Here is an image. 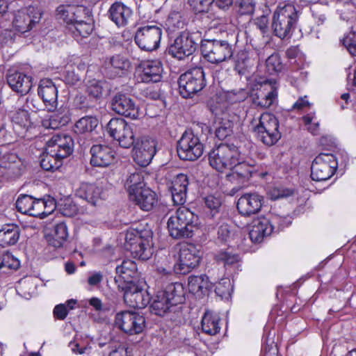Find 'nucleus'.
Wrapping results in <instances>:
<instances>
[{"instance_id":"nucleus-1","label":"nucleus","mask_w":356,"mask_h":356,"mask_svg":"<svg viewBox=\"0 0 356 356\" xmlns=\"http://www.w3.org/2000/svg\"><path fill=\"white\" fill-rule=\"evenodd\" d=\"M301 14L300 7L293 3H281L275 10L272 29L277 38L289 39L297 28Z\"/></svg>"},{"instance_id":"nucleus-2","label":"nucleus","mask_w":356,"mask_h":356,"mask_svg":"<svg viewBox=\"0 0 356 356\" xmlns=\"http://www.w3.org/2000/svg\"><path fill=\"white\" fill-rule=\"evenodd\" d=\"M152 232L149 229L131 228L125 234V249L130 252L134 258L147 260L152 254Z\"/></svg>"},{"instance_id":"nucleus-3","label":"nucleus","mask_w":356,"mask_h":356,"mask_svg":"<svg viewBox=\"0 0 356 356\" xmlns=\"http://www.w3.org/2000/svg\"><path fill=\"white\" fill-rule=\"evenodd\" d=\"M197 216L185 207H179L168 220L170 235L174 238H191L197 225Z\"/></svg>"},{"instance_id":"nucleus-4","label":"nucleus","mask_w":356,"mask_h":356,"mask_svg":"<svg viewBox=\"0 0 356 356\" xmlns=\"http://www.w3.org/2000/svg\"><path fill=\"white\" fill-rule=\"evenodd\" d=\"M240 156L239 149L232 144L221 143L209 153V165L218 172L229 170Z\"/></svg>"},{"instance_id":"nucleus-5","label":"nucleus","mask_w":356,"mask_h":356,"mask_svg":"<svg viewBox=\"0 0 356 356\" xmlns=\"http://www.w3.org/2000/svg\"><path fill=\"white\" fill-rule=\"evenodd\" d=\"M201 51L203 57L212 64H219L229 60L234 54L233 46L227 40H202Z\"/></svg>"},{"instance_id":"nucleus-6","label":"nucleus","mask_w":356,"mask_h":356,"mask_svg":"<svg viewBox=\"0 0 356 356\" xmlns=\"http://www.w3.org/2000/svg\"><path fill=\"white\" fill-rule=\"evenodd\" d=\"M204 76L202 67H195L182 74L178 81L180 95L189 98L201 91L206 86Z\"/></svg>"},{"instance_id":"nucleus-7","label":"nucleus","mask_w":356,"mask_h":356,"mask_svg":"<svg viewBox=\"0 0 356 356\" xmlns=\"http://www.w3.org/2000/svg\"><path fill=\"white\" fill-rule=\"evenodd\" d=\"M177 152L181 160L195 161L202 155L204 145L197 135L186 131L178 140Z\"/></svg>"},{"instance_id":"nucleus-8","label":"nucleus","mask_w":356,"mask_h":356,"mask_svg":"<svg viewBox=\"0 0 356 356\" xmlns=\"http://www.w3.org/2000/svg\"><path fill=\"white\" fill-rule=\"evenodd\" d=\"M106 131L122 147L129 148L134 143L133 129L123 118H111L106 125Z\"/></svg>"},{"instance_id":"nucleus-9","label":"nucleus","mask_w":356,"mask_h":356,"mask_svg":"<svg viewBox=\"0 0 356 356\" xmlns=\"http://www.w3.org/2000/svg\"><path fill=\"white\" fill-rule=\"evenodd\" d=\"M338 163L332 154L321 153L312 162L311 177L316 181L329 179L335 172Z\"/></svg>"},{"instance_id":"nucleus-10","label":"nucleus","mask_w":356,"mask_h":356,"mask_svg":"<svg viewBox=\"0 0 356 356\" xmlns=\"http://www.w3.org/2000/svg\"><path fill=\"white\" fill-rule=\"evenodd\" d=\"M201 257L197 247L192 243L181 245L179 257L174 266V270L178 274H186L199 265Z\"/></svg>"},{"instance_id":"nucleus-11","label":"nucleus","mask_w":356,"mask_h":356,"mask_svg":"<svg viewBox=\"0 0 356 356\" xmlns=\"http://www.w3.org/2000/svg\"><path fill=\"white\" fill-rule=\"evenodd\" d=\"M161 35V27L157 25H146L137 29L134 40L141 49L152 51L158 49Z\"/></svg>"},{"instance_id":"nucleus-12","label":"nucleus","mask_w":356,"mask_h":356,"mask_svg":"<svg viewBox=\"0 0 356 356\" xmlns=\"http://www.w3.org/2000/svg\"><path fill=\"white\" fill-rule=\"evenodd\" d=\"M236 161L230 168L231 172L227 175V179L234 184H244L258 172V167L255 161L249 159L245 160L241 154L236 157Z\"/></svg>"},{"instance_id":"nucleus-13","label":"nucleus","mask_w":356,"mask_h":356,"mask_svg":"<svg viewBox=\"0 0 356 356\" xmlns=\"http://www.w3.org/2000/svg\"><path fill=\"white\" fill-rule=\"evenodd\" d=\"M115 323L124 332L136 334L143 332L145 320L144 316L137 312L123 311L115 315Z\"/></svg>"},{"instance_id":"nucleus-14","label":"nucleus","mask_w":356,"mask_h":356,"mask_svg":"<svg viewBox=\"0 0 356 356\" xmlns=\"http://www.w3.org/2000/svg\"><path fill=\"white\" fill-rule=\"evenodd\" d=\"M197 49V42L194 34L183 31L176 37L174 42L169 47V54L179 60L191 56Z\"/></svg>"},{"instance_id":"nucleus-15","label":"nucleus","mask_w":356,"mask_h":356,"mask_svg":"<svg viewBox=\"0 0 356 356\" xmlns=\"http://www.w3.org/2000/svg\"><path fill=\"white\" fill-rule=\"evenodd\" d=\"M41 16L40 10L35 7L22 8L14 13L13 26L20 33H26L40 22Z\"/></svg>"},{"instance_id":"nucleus-16","label":"nucleus","mask_w":356,"mask_h":356,"mask_svg":"<svg viewBox=\"0 0 356 356\" xmlns=\"http://www.w3.org/2000/svg\"><path fill=\"white\" fill-rule=\"evenodd\" d=\"M132 157L135 163L141 167L147 166L156 154V142L155 140L143 137L134 141Z\"/></svg>"},{"instance_id":"nucleus-17","label":"nucleus","mask_w":356,"mask_h":356,"mask_svg":"<svg viewBox=\"0 0 356 356\" xmlns=\"http://www.w3.org/2000/svg\"><path fill=\"white\" fill-rule=\"evenodd\" d=\"M118 288L124 291V302L130 307L143 309L149 303L150 298L147 291L135 283L125 286L118 284Z\"/></svg>"},{"instance_id":"nucleus-18","label":"nucleus","mask_w":356,"mask_h":356,"mask_svg":"<svg viewBox=\"0 0 356 356\" xmlns=\"http://www.w3.org/2000/svg\"><path fill=\"white\" fill-rule=\"evenodd\" d=\"M162 64L159 60L143 61L136 70L135 78L138 82L157 83L161 80Z\"/></svg>"},{"instance_id":"nucleus-19","label":"nucleus","mask_w":356,"mask_h":356,"mask_svg":"<svg viewBox=\"0 0 356 356\" xmlns=\"http://www.w3.org/2000/svg\"><path fill=\"white\" fill-rule=\"evenodd\" d=\"M57 17L71 26L78 20L88 19L92 14L91 9L83 5H60L56 9Z\"/></svg>"},{"instance_id":"nucleus-20","label":"nucleus","mask_w":356,"mask_h":356,"mask_svg":"<svg viewBox=\"0 0 356 356\" xmlns=\"http://www.w3.org/2000/svg\"><path fill=\"white\" fill-rule=\"evenodd\" d=\"M111 106L116 113L131 120L138 119L142 115L135 101L125 94L117 93L112 99Z\"/></svg>"},{"instance_id":"nucleus-21","label":"nucleus","mask_w":356,"mask_h":356,"mask_svg":"<svg viewBox=\"0 0 356 356\" xmlns=\"http://www.w3.org/2000/svg\"><path fill=\"white\" fill-rule=\"evenodd\" d=\"M74 140L71 136L65 133L58 134L47 143L46 150L57 158L65 159L73 152Z\"/></svg>"},{"instance_id":"nucleus-22","label":"nucleus","mask_w":356,"mask_h":356,"mask_svg":"<svg viewBox=\"0 0 356 356\" xmlns=\"http://www.w3.org/2000/svg\"><path fill=\"white\" fill-rule=\"evenodd\" d=\"M38 94L42 99L48 111L53 112L58 106V88L50 79H41Z\"/></svg>"},{"instance_id":"nucleus-23","label":"nucleus","mask_w":356,"mask_h":356,"mask_svg":"<svg viewBox=\"0 0 356 356\" xmlns=\"http://www.w3.org/2000/svg\"><path fill=\"white\" fill-rule=\"evenodd\" d=\"M105 68L107 76L113 79L127 74L131 68V63L126 56L115 54L105 61Z\"/></svg>"},{"instance_id":"nucleus-24","label":"nucleus","mask_w":356,"mask_h":356,"mask_svg":"<svg viewBox=\"0 0 356 356\" xmlns=\"http://www.w3.org/2000/svg\"><path fill=\"white\" fill-rule=\"evenodd\" d=\"M263 196L258 193H245L237 202V209L243 216H250L257 213L262 207Z\"/></svg>"},{"instance_id":"nucleus-25","label":"nucleus","mask_w":356,"mask_h":356,"mask_svg":"<svg viewBox=\"0 0 356 356\" xmlns=\"http://www.w3.org/2000/svg\"><path fill=\"white\" fill-rule=\"evenodd\" d=\"M107 15L118 27H124L132 19V9L121 1H115L110 6Z\"/></svg>"},{"instance_id":"nucleus-26","label":"nucleus","mask_w":356,"mask_h":356,"mask_svg":"<svg viewBox=\"0 0 356 356\" xmlns=\"http://www.w3.org/2000/svg\"><path fill=\"white\" fill-rule=\"evenodd\" d=\"M76 195L92 205H96L99 200L105 198L106 193L101 185L83 182L76 188Z\"/></svg>"},{"instance_id":"nucleus-27","label":"nucleus","mask_w":356,"mask_h":356,"mask_svg":"<svg viewBox=\"0 0 356 356\" xmlns=\"http://www.w3.org/2000/svg\"><path fill=\"white\" fill-rule=\"evenodd\" d=\"M252 103L261 108H269L276 100L277 92L270 84L264 83L260 86L251 95Z\"/></svg>"},{"instance_id":"nucleus-28","label":"nucleus","mask_w":356,"mask_h":356,"mask_svg":"<svg viewBox=\"0 0 356 356\" xmlns=\"http://www.w3.org/2000/svg\"><path fill=\"white\" fill-rule=\"evenodd\" d=\"M7 82L13 90L21 95L27 94L32 87L31 76L12 70L7 74Z\"/></svg>"},{"instance_id":"nucleus-29","label":"nucleus","mask_w":356,"mask_h":356,"mask_svg":"<svg viewBox=\"0 0 356 356\" xmlns=\"http://www.w3.org/2000/svg\"><path fill=\"white\" fill-rule=\"evenodd\" d=\"M189 181L186 175H177L171 183L170 190L175 204L182 205L186 202L187 188Z\"/></svg>"},{"instance_id":"nucleus-30","label":"nucleus","mask_w":356,"mask_h":356,"mask_svg":"<svg viewBox=\"0 0 356 356\" xmlns=\"http://www.w3.org/2000/svg\"><path fill=\"white\" fill-rule=\"evenodd\" d=\"M90 164L96 167H106L114 159L111 149L104 145H94L90 148Z\"/></svg>"},{"instance_id":"nucleus-31","label":"nucleus","mask_w":356,"mask_h":356,"mask_svg":"<svg viewBox=\"0 0 356 356\" xmlns=\"http://www.w3.org/2000/svg\"><path fill=\"white\" fill-rule=\"evenodd\" d=\"M25 167L22 162L15 156L11 155L0 164V174L7 179H16L24 172Z\"/></svg>"},{"instance_id":"nucleus-32","label":"nucleus","mask_w":356,"mask_h":356,"mask_svg":"<svg viewBox=\"0 0 356 356\" xmlns=\"http://www.w3.org/2000/svg\"><path fill=\"white\" fill-rule=\"evenodd\" d=\"M136 205L145 211L152 210L157 203L156 194L149 188H144L129 196Z\"/></svg>"},{"instance_id":"nucleus-33","label":"nucleus","mask_w":356,"mask_h":356,"mask_svg":"<svg viewBox=\"0 0 356 356\" xmlns=\"http://www.w3.org/2000/svg\"><path fill=\"white\" fill-rule=\"evenodd\" d=\"M273 232L269 220L266 218H258L252 222L249 231V236L253 243H260L264 238Z\"/></svg>"},{"instance_id":"nucleus-34","label":"nucleus","mask_w":356,"mask_h":356,"mask_svg":"<svg viewBox=\"0 0 356 356\" xmlns=\"http://www.w3.org/2000/svg\"><path fill=\"white\" fill-rule=\"evenodd\" d=\"M118 277H115V283L121 286L134 283L132 279L137 275V265L131 260H124L122 264L115 268Z\"/></svg>"},{"instance_id":"nucleus-35","label":"nucleus","mask_w":356,"mask_h":356,"mask_svg":"<svg viewBox=\"0 0 356 356\" xmlns=\"http://www.w3.org/2000/svg\"><path fill=\"white\" fill-rule=\"evenodd\" d=\"M188 287L191 293L197 298H202L212 289L213 285L206 275H193L188 277Z\"/></svg>"},{"instance_id":"nucleus-36","label":"nucleus","mask_w":356,"mask_h":356,"mask_svg":"<svg viewBox=\"0 0 356 356\" xmlns=\"http://www.w3.org/2000/svg\"><path fill=\"white\" fill-rule=\"evenodd\" d=\"M174 306L175 305L171 302L165 293L163 291H158L154 296L150 308L152 313L163 316L170 312Z\"/></svg>"},{"instance_id":"nucleus-37","label":"nucleus","mask_w":356,"mask_h":356,"mask_svg":"<svg viewBox=\"0 0 356 356\" xmlns=\"http://www.w3.org/2000/svg\"><path fill=\"white\" fill-rule=\"evenodd\" d=\"M20 229L15 224L4 225L0 229V247L6 248L17 243L19 238Z\"/></svg>"},{"instance_id":"nucleus-38","label":"nucleus","mask_w":356,"mask_h":356,"mask_svg":"<svg viewBox=\"0 0 356 356\" xmlns=\"http://www.w3.org/2000/svg\"><path fill=\"white\" fill-rule=\"evenodd\" d=\"M91 21L90 17L88 19L78 20L70 27L73 38L79 41L83 38L88 37L94 30V25Z\"/></svg>"},{"instance_id":"nucleus-39","label":"nucleus","mask_w":356,"mask_h":356,"mask_svg":"<svg viewBox=\"0 0 356 356\" xmlns=\"http://www.w3.org/2000/svg\"><path fill=\"white\" fill-rule=\"evenodd\" d=\"M67 111H58L51 114L49 118L42 120V126L47 129H56L67 125L70 121Z\"/></svg>"},{"instance_id":"nucleus-40","label":"nucleus","mask_w":356,"mask_h":356,"mask_svg":"<svg viewBox=\"0 0 356 356\" xmlns=\"http://www.w3.org/2000/svg\"><path fill=\"white\" fill-rule=\"evenodd\" d=\"M220 317L213 312L207 311L201 321L202 330L207 334L215 335L220 332Z\"/></svg>"},{"instance_id":"nucleus-41","label":"nucleus","mask_w":356,"mask_h":356,"mask_svg":"<svg viewBox=\"0 0 356 356\" xmlns=\"http://www.w3.org/2000/svg\"><path fill=\"white\" fill-rule=\"evenodd\" d=\"M68 230L65 222H62L54 226L51 237L49 240V245L55 248H60L67 241Z\"/></svg>"},{"instance_id":"nucleus-42","label":"nucleus","mask_w":356,"mask_h":356,"mask_svg":"<svg viewBox=\"0 0 356 356\" xmlns=\"http://www.w3.org/2000/svg\"><path fill=\"white\" fill-rule=\"evenodd\" d=\"M255 122L256 124L253 127L254 131L279 129V122L277 119L274 115L269 113H262L258 120H255Z\"/></svg>"},{"instance_id":"nucleus-43","label":"nucleus","mask_w":356,"mask_h":356,"mask_svg":"<svg viewBox=\"0 0 356 356\" xmlns=\"http://www.w3.org/2000/svg\"><path fill=\"white\" fill-rule=\"evenodd\" d=\"M163 292L165 293V295L168 296L175 306L184 302L185 300L184 286L181 283L175 282L168 284Z\"/></svg>"},{"instance_id":"nucleus-44","label":"nucleus","mask_w":356,"mask_h":356,"mask_svg":"<svg viewBox=\"0 0 356 356\" xmlns=\"http://www.w3.org/2000/svg\"><path fill=\"white\" fill-rule=\"evenodd\" d=\"M253 65V59L249 51L241 50L237 53L235 58L234 70L239 74H244L248 69Z\"/></svg>"},{"instance_id":"nucleus-45","label":"nucleus","mask_w":356,"mask_h":356,"mask_svg":"<svg viewBox=\"0 0 356 356\" xmlns=\"http://www.w3.org/2000/svg\"><path fill=\"white\" fill-rule=\"evenodd\" d=\"M12 121L14 129L19 132L20 129L26 131L31 124L29 113L24 108L16 111L12 115Z\"/></svg>"},{"instance_id":"nucleus-46","label":"nucleus","mask_w":356,"mask_h":356,"mask_svg":"<svg viewBox=\"0 0 356 356\" xmlns=\"http://www.w3.org/2000/svg\"><path fill=\"white\" fill-rule=\"evenodd\" d=\"M258 140L267 146L275 145L281 138L279 129L254 131Z\"/></svg>"},{"instance_id":"nucleus-47","label":"nucleus","mask_w":356,"mask_h":356,"mask_svg":"<svg viewBox=\"0 0 356 356\" xmlns=\"http://www.w3.org/2000/svg\"><path fill=\"white\" fill-rule=\"evenodd\" d=\"M98 125V120L95 117L85 116L79 119L75 124L74 131L84 134L92 131Z\"/></svg>"},{"instance_id":"nucleus-48","label":"nucleus","mask_w":356,"mask_h":356,"mask_svg":"<svg viewBox=\"0 0 356 356\" xmlns=\"http://www.w3.org/2000/svg\"><path fill=\"white\" fill-rule=\"evenodd\" d=\"M125 187L128 190L129 196L144 188L143 177L141 173L138 172L131 173L125 181Z\"/></svg>"},{"instance_id":"nucleus-49","label":"nucleus","mask_w":356,"mask_h":356,"mask_svg":"<svg viewBox=\"0 0 356 356\" xmlns=\"http://www.w3.org/2000/svg\"><path fill=\"white\" fill-rule=\"evenodd\" d=\"M63 159L57 158L54 154L47 151V154L40 161L41 168L46 171H54L62 165Z\"/></svg>"},{"instance_id":"nucleus-50","label":"nucleus","mask_w":356,"mask_h":356,"mask_svg":"<svg viewBox=\"0 0 356 356\" xmlns=\"http://www.w3.org/2000/svg\"><path fill=\"white\" fill-rule=\"evenodd\" d=\"M51 213V210H47V202L44 199H33L31 216L44 218Z\"/></svg>"},{"instance_id":"nucleus-51","label":"nucleus","mask_w":356,"mask_h":356,"mask_svg":"<svg viewBox=\"0 0 356 356\" xmlns=\"http://www.w3.org/2000/svg\"><path fill=\"white\" fill-rule=\"evenodd\" d=\"M83 70L80 67H70L65 72L64 81L68 85H76L81 81Z\"/></svg>"},{"instance_id":"nucleus-52","label":"nucleus","mask_w":356,"mask_h":356,"mask_svg":"<svg viewBox=\"0 0 356 356\" xmlns=\"http://www.w3.org/2000/svg\"><path fill=\"white\" fill-rule=\"evenodd\" d=\"M33 197L28 195H21L16 201V208L23 214L30 216L33 204Z\"/></svg>"},{"instance_id":"nucleus-53","label":"nucleus","mask_w":356,"mask_h":356,"mask_svg":"<svg viewBox=\"0 0 356 356\" xmlns=\"http://www.w3.org/2000/svg\"><path fill=\"white\" fill-rule=\"evenodd\" d=\"M216 260L224 264V266H231L239 261V256L233 253L231 250L220 251L215 256Z\"/></svg>"},{"instance_id":"nucleus-54","label":"nucleus","mask_w":356,"mask_h":356,"mask_svg":"<svg viewBox=\"0 0 356 356\" xmlns=\"http://www.w3.org/2000/svg\"><path fill=\"white\" fill-rule=\"evenodd\" d=\"M266 70L270 74H274L282 70V64L277 54H272L266 59Z\"/></svg>"},{"instance_id":"nucleus-55","label":"nucleus","mask_w":356,"mask_h":356,"mask_svg":"<svg viewBox=\"0 0 356 356\" xmlns=\"http://www.w3.org/2000/svg\"><path fill=\"white\" fill-rule=\"evenodd\" d=\"M270 226L273 228V232H278L291 224V218L289 216H274L269 220Z\"/></svg>"},{"instance_id":"nucleus-56","label":"nucleus","mask_w":356,"mask_h":356,"mask_svg":"<svg viewBox=\"0 0 356 356\" xmlns=\"http://www.w3.org/2000/svg\"><path fill=\"white\" fill-rule=\"evenodd\" d=\"M60 213L67 217H72L78 212L77 206L70 199H65L58 205Z\"/></svg>"},{"instance_id":"nucleus-57","label":"nucleus","mask_w":356,"mask_h":356,"mask_svg":"<svg viewBox=\"0 0 356 356\" xmlns=\"http://www.w3.org/2000/svg\"><path fill=\"white\" fill-rule=\"evenodd\" d=\"M15 40V34L9 30H5L0 35V48L8 53V48L11 47Z\"/></svg>"},{"instance_id":"nucleus-58","label":"nucleus","mask_w":356,"mask_h":356,"mask_svg":"<svg viewBox=\"0 0 356 356\" xmlns=\"http://www.w3.org/2000/svg\"><path fill=\"white\" fill-rule=\"evenodd\" d=\"M342 44L353 56H356V35L355 32H349L344 35Z\"/></svg>"},{"instance_id":"nucleus-59","label":"nucleus","mask_w":356,"mask_h":356,"mask_svg":"<svg viewBox=\"0 0 356 356\" xmlns=\"http://www.w3.org/2000/svg\"><path fill=\"white\" fill-rule=\"evenodd\" d=\"M102 90L101 82L96 79L88 81L86 85L87 93L94 98H99L102 95Z\"/></svg>"},{"instance_id":"nucleus-60","label":"nucleus","mask_w":356,"mask_h":356,"mask_svg":"<svg viewBox=\"0 0 356 356\" xmlns=\"http://www.w3.org/2000/svg\"><path fill=\"white\" fill-rule=\"evenodd\" d=\"M166 26H168V29L171 31H175L177 29L182 28L184 22L179 13H175L170 14L166 20Z\"/></svg>"},{"instance_id":"nucleus-61","label":"nucleus","mask_w":356,"mask_h":356,"mask_svg":"<svg viewBox=\"0 0 356 356\" xmlns=\"http://www.w3.org/2000/svg\"><path fill=\"white\" fill-rule=\"evenodd\" d=\"M304 123L307 125L308 131L313 135H318L319 130V123L316 121L314 113H309L302 117Z\"/></svg>"},{"instance_id":"nucleus-62","label":"nucleus","mask_w":356,"mask_h":356,"mask_svg":"<svg viewBox=\"0 0 356 356\" xmlns=\"http://www.w3.org/2000/svg\"><path fill=\"white\" fill-rule=\"evenodd\" d=\"M204 204L207 208L217 213L221 206V200L219 197L210 195L204 197Z\"/></svg>"},{"instance_id":"nucleus-63","label":"nucleus","mask_w":356,"mask_h":356,"mask_svg":"<svg viewBox=\"0 0 356 356\" xmlns=\"http://www.w3.org/2000/svg\"><path fill=\"white\" fill-rule=\"evenodd\" d=\"M233 234L228 225L223 224L218 227V238L222 242H229Z\"/></svg>"},{"instance_id":"nucleus-64","label":"nucleus","mask_w":356,"mask_h":356,"mask_svg":"<svg viewBox=\"0 0 356 356\" xmlns=\"http://www.w3.org/2000/svg\"><path fill=\"white\" fill-rule=\"evenodd\" d=\"M20 266L19 261L10 254L3 256V268L8 269L17 270Z\"/></svg>"}]
</instances>
